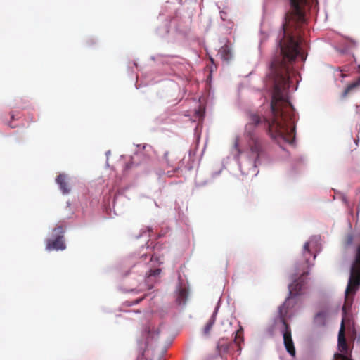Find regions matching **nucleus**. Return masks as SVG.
<instances>
[{
    "label": "nucleus",
    "instance_id": "obj_1",
    "mask_svg": "<svg viewBox=\"0 0 360 360\" xmlns=\"http://www.w3.org/2000/svg\"><path fill=\"white\" fill-rule=\"evenodd\" d=\"M290 10L285 15L282 37L278 41L279 55L271 62L274 91L271 102L273 120L271 122L257 113L249 115V122L245 125V133L249 138V145L255 164L262 153V143L256 136L257 127H262L272 138L281 137L289 143L295 138L294 108L288 100L287 90L293 83L296 75L292 67L298 56L302 60L306 56L302 51V39L300 29L305 23V6L308 0H290Z\"/></svg>",
    "mask_w": 360,
    "mask_h": 360
},
{
    "label": "nucleus",
    "instance_id": "obj_2",
    "mask_svg": "<svg viewBox=\"0 0 360 360\" xmlns=\"http://www.w3.org/2000/svg\"><path fill=\"white\" fill-rule=\"evenodd\" d=\"M360 285V245H359L355 260L351 267L350 276L345 290V303L342 307V319L338 333V349L341 352L347 353L348 345L345 338V327L351 324V315L348 312L352 302L353 296Z\"/></svg>",
    "mask_w": 360,
    "mask_h": 360
},
{
    "label": "nucleus",
    "instance_id": "obj_3",
    "mask_svg": "<svg viewBox=\"0 0 360 360\" xmlns=\"http://www.w3.org/2000/svg\"><path fill=\"white\" fill-rule=\"evenodd\" d=\"M303 286L304 283L300 280H295L289 285V296L278 309L279 319L283 326L282 333L284 345L287 352L292 356H295V349L292 339L291 329L287 323V318L289 309L294 306V300L301 294Z\"/></svg>",
    "mask_w": 360,
    "mask_h": 360
},
{
    "label": "nucleus",
    "instance_id": "obj_4",
    "mask_svg": "<svg viewBox=\"0 0 360 360\" xmlns=\"http://www.w3.org/2000/svg\"><path fill=\"white\" fill-rule=\"evenodd\" d=\"M155 259L156 262L158 263L159 265L162 264V262L160 261L159 258L155 257L153 255L150 258V264H146L147 271H146L144 283L140 284L139 285V291H144L146 290L152 289L154 285L160 280V276L162 269L159 267H155L153 266Z\"/></svg>",
    "mask_w": 360,
    "mask_h": 360
},
{
    "label": "nucleus",
    "instance_id": "obj_5",
    "mask_svg": "<svg viewBox=\"0 0 360 360\" xmlns=\"http://www.w3.org/2000/svg\"><path fill=\"white\" fill-rule=\"evenodd\" d=\"M64 232V229L62 226L55 228L52 232V238L49 240L46 249L49 250H64L66 248Z\"/></svg>",
    "mask_w": 360,
    "mask_h": 360
},
{
    "label": "nucleus",
    "instance_id": "obj_6",
    "mask_svg": "<svg viewBox=\"0 0 360 360\" xmlns=\"http://www.w3.org/2000/svg\"><path fill=\"white\" fill-rule=\"evenodd\" d=\"M56 182L60 186L63 194H68L71 191V184L70 179L64 174H59L56 178Z\"/></svg>",
    "mask_w": 360,
    "mask_h": 360
},
{
    "label": "nucleus",
    "instance_id": "obj_7",
    "mask_svg": "<svg viewBox=\"0 0 360 360\" xmlns=\"http://www.w3.org/2000/svg\"><path fill=\"white\" fill-rule=\"evenodd\" d=\"M163 160L169 167L176 169V161L178 160L177 154L172 151L165 152Z\"/></svg>",
    "mask_w": 360,
    "mask_h": 360
},
{
    "label": "nucleus",
    "instance_id": "obj_8",
    "mask_svg": "<svg viewBox=\"0 0 360 360\" xmlns=\"http://www.w3.org/2000/svg\"><path fill=\"white\" fill-rule=\"evenodd\" d=\"M188 292L186 288L180 287L177 292L176 302L179 305H184L188 300Z\"/></svg>",
    "mask_w": 360,
    "mask_h": 360
},
{
    "label": "nucleus",
    "instance_id": "obj_9",
    "mask_svg": "<svg viewBox=\"0 0 360 360\" xmlns=\"http://www.w3.org/2000/svg\"><path fill=\"white\" fill-rule=\"evenodd\" d=\"M244 342V336H243V329L242 326H240L239 329L236 331L235 338L233 340V343L237 346V351L239 354H240L242 347L241 345Z\"/></svg>",
    "mask_w": 360,
    "mask_h": 360
},
{
    "label": "nucleus",
    "instance_id": "obj_10",
    "mask_svg": "<svg viewBox=\"0 0 360 360\" xmlns=\"http://www.w3.org/2000/svg\"><path fill=\"white\" fill-rule=\"evenodd\" d=\"M230 346L231 343L227 342L226 340L224 338H221L217 342V351L220 355H221V354L227 353L229 352Z\"/></svg>",
    "mask_w": 360,
    "mask_h": 360
},
{
    "label": "nucleus",
    "instance_id": "obj_11",
    "mask_svg": "<svg viewBox=\"0 0 360 360\" xmlns=\"http://www.w3.org/2000/svg\"><path fill=\"white\" fill-rule=\"evenodd\" d=\"M219 53L221 58L225 61H229L231 57V51L230 47L228 45L223 46L219 51Z\"/></svg>",
    "mask_w": 360,
    "mask_h": 360
},
{
    "label": "nucleus",
    "instance_id": "obj_12",
    "mask_svg": "<svg viewBox=\"0 0 360 360\" xmlns=\"http://www.w3.org/2000/svg\"><path fill=\"white\" fill-rule=\"evenodd\" d=\"M216 321V312L213 313L207 323H206L203 333L205 335H208L215 323Z\"/></svg>",
    "mask_w": 360,
    "mask_h": 360
},
{
    "label": "nucleus",
    "instance_id": "obj_13",
    "mask_svg": "<svg viewBox=\"0 0 360 360\" xmlns=\"http://www.w3.org/2000/svg\"><path fill=\"white\" fill-rule=\"evenodd\" d=\"M360 85V77L354 82L349 84L344 91L342 92V97H345L347 96L349 93H350L352 90L356 89L357 86Z\"/></svg>",
    "mask_w": 360,
    "mask_h": 360
},
{
    "label": "nucleus",
    "instance_id": "obj_14",
    "mask_svg": "<svg viewBox=\"0 0 360 360\" xmlns=\"http://www.w3.org/2000/svg\"><path fill=\"white\" fill-rule=\"evenodd\" d=\"M304 252H309V243L308 242L305 243L304 245Z\"/></svg>",
    "mask_w": 360,
    "mask_h": 360
},
{
    "label": "nucleus",
    "instance_id": "obj_15",
    "mask_svg": "<svg viewBox=\"0 0 360 360\" xmlns=\"http://www.w3.org/2000/svg\"><path fill=\"white\" fill-rule=\"evenodd\" d=\"M324 316H325L324 313H323V312H320V313H318V314H316V319H318V318H319V317H323H323H324Z\"/></svg>",
    "mask_w": 360,
    "mask_h": 360
},
{
    "label": "nucleus",
    "instance_id": "obj_16",
    "mask_svg": "<svg viewBox=\"0 0 360 360\" xmlns=\"http://www.w3.org/2000/svg\"><path fill=\"white\" fill-rule=\"evenodd\" d=\"M235 148L238 150L239 153H240V150L238 149V141H236L234 144Z\"/></svg>",
    "mask_w": 360,
    "mask_h": 360
},
{
    "label": "nucleus",
    "instance_id": "obj_17",
    "mask_svg": "<svg viewBox=\"0 0 360 360\" xmlns=\"http://www.w3.org/2000/svg\"><path fill=\"white\" fill-rule=\"evenodd\" d=\"M144 298V297L140 298V299H138L135 301L134 304H138Z\"/></svg>",
    "mask_w": 360,
    "mask_h": 360
},
{
    "label": "nucleus",
    "instance_id": "obj_18",
    "mask_svg": "<svg viewBox=\"0 0 360 360\" xmlns=\"http://www.w3.org/2000/svg\"><path fill=\"white\" fill-rule=\"evenodd\" d=\"M143 356H144V353H143V352H142L141 356H139V357H138L137 360H142V359H143Z\"/></svg>",
    "mask_w": 360,
    "mask_h": 360
},
{
    "label": "nucleus",
    "instance_id": "obj_19",
    "mask_svg": "<svg viewBox=\"0 0 360 360\" xmlns=\"http://www.w3.org/2000/svg\"><path fill=\"white\" fill-rule=\"evenodd\" d=\"M146 257H147L146 255H143L141 256V259L146 260Z\"/></svg>",
    "mask_w": 360,
    "mask_h": 360
},
{
    "label": "nucleus",
    "instance_id": "obj_20",
    "mask_svg": "<svg viewBox=\"0 0 360 360\" xmlns=\"http://www.w3.org/2000/svg\"><path fill=\"white\" fill-rule=\"evenodd\" d=\"M11 119H13V120L14 119V115L13 114L11 115Z\"/></svg>",
    "mask_w": 360,
    "mask_h": 360
}]
</instances>
